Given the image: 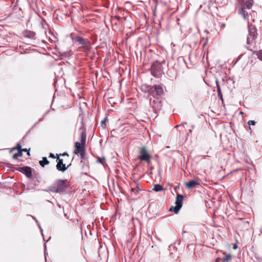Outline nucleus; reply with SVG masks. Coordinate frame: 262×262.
<instances>
[{
    "label": "nucleus",
    "instance_id": "obj_27",
    "mask_svg": "<svg viewBox=\"0 0 262 262\" xmlns=\"http://www.w3.org/2000/svg\"><path fill=\"white\" fill-rule=\"evenodd\" d=\"M131 190L135 192V193H136V192H139V191L141 190L140 189H139V188L138 187V185L136 186V188H131Z\"/></svg>",
    "mask_w": 262,
    "mask_h": 262
},
{
    "label": "nucleus",
    "instance_id": "obj_24",
    "mask_svg": "<svg viewBox=\"0 0 262 262\" xmlns=\"http://www.w3.org/2000/svg\"><path fill=\"white\" fill-rule=\"evenodd\" d=\"M97 162L104 165L105 164V158L104 157H98Z\"/></svg>",
    "mask_w": 262,
    "mask_h": 262
},
{
    "label": "nucleus",
    "instance_id": "obj_25",
    "mask_svg": "<svg viewBox=\"0 0 262 262\" xmlns=\"http://www.w3.org/2000/svg\"><path fill=\"white\" fill-rule=\"evenodd\" d=\"M23 156V152L21 151H18V152L13 155V159H16L18 157H21Z\"/></svg>",
    "mask_w": 262,
    "mask_h": 262
},
{
    "label": "nucleus",
    "instance_id": "obj_19",
    "mask_svg": "<svg viewBox=\"0 0 262 262\" xmlns=\"http://www.w3.org/2000/svg\"><path fill=\"white\" fill-rule=\"evenodd\" d=\"M181 208V207L178 206L176 205L175 207H171L169 210L171 211L174 212L175 213H178L179 212L180 209Z\"/></svg>",
    "mask_w": 262,
    "mask_h": 262
},
{
    "label": "nucleus",
    "instance_id": "obj_8",
    "mask_svg": "<svg viewBox=\"0 0 262 262\" xmlns=\"http://www.w3.org/2000/svg\"><path fill=\"white\" fill-rule=\"evenodd\" d=\"M75 147L74 154L79 155L82 158L84 156L85 145H83L78 142H76L75 143Z\"/></svg>",
    "mask_w": 262,
    "mask_h": 262
},
{
    "label": "nucleus",
    "instance_id": "obj_1",
    "mask_svg": "<svg viewBox=\"0 0 262 262\" xmlns=\"http://www.w3.org/2000/svg\"><path fill=\"white\" fill-rule=\"evenodd\" d=\"M137 159L141 163H146L148 166L151 164L152 156L147 147L143 146L138 148Z\"/></svg>",
    "mask_w": 262,
    "mask_h": 262
},
{
    "label": "nucleus",
    "instance_id": "obj_13",
    "mask_svg": "<svg viewBox=\"0 0 262 262\" xmlns=\"http://www.w3.org/2000/svg\"><path fill=\"white\" fill-rule=\"evenodd\" d=\"M86 133L85 131L83 130L81 134V138H80V143L83 145H85L86 143Z\"/></svg>",
    "mask_w": 262,
    "mask_h": 262
},
{
    "label": "nucleus",
    "instance_id": "obj_7",
    "mask_svg": "<svg viewBox=\"0 0 262 262\" xmlns=\"http://www.w3.org/2000/svg\"><path fill=\"white\" fill-rule=\"evenodd\" d=\"M149 92L154 97L156 95L161 96L164 93L163 88L159 85H156L151 87Z\"/></svg>",
    "mask_w": 262,
    "mask_h": 262
},
{
    "label": "nucleus",
    "instance_id": "obj_11",
    "mask_svg": "<svg viewBox=\"0 0 262 262\" xmlns=\"http://www.w3.org/2000/svg\"><path fill=\"white\" fill-rule=\"evenodd\" d=\"M200 183L198 181H188L186 182L185 185L188 188H192L197 185H199Z\"/></svg>",
    "mask_w": 262,
    "mask_h": 262
},
{
    "label": "nucleus",
    "instance_id": "obj_18",
    "mask_svg": "<svg viewBox=\"0 0 262 262\" xmlns=\"http://www.w3.org/2000/svg\"><path fill=\"white\" fill-rule=\"evenodd\" d=\"M216 84L218 95L220 96L221 99L223 100V95L221 92V89L220 86L219 84V82L217 80L216 81Z\"/></svg>",
    "mask_w": 262,
    "mask_h": 262
},
{
    "label": "nucleus",
    "instance_id": "obj_16",
    "mask_svg": "<svg viewBox=\"0 0 262 262\" xmlns=\"http://www.w3.org/2000/svg\"><path fill=\"white\" fill-rule=\"evenodd\" d=\"M245 5L246 6V8L248 9H250L252 8L253 4V0H247L246 1H244Z\"/></svg>",
    "mask_w": 262,
    "mask_h": 262
},
{
    "label": "nucleus",
    "instance_id": "obj_21",
    "mask_svg": "<svg viewBox=\"0 0 262 262\" xmlns=\"http://www.w3.org/2000/svg\"><path fill=\"white\" fill-rule=\"evenodd\" d=\"M253 54H256L257 58L262 61V50H260L258 51H253Z\"/></svg>",
    "mask_w": 262,
    "mask_h": 262
},
{
    "label": "nucleus",
    "instance_id": "obj_32",
    "mask_svg": "<svg viewBox=\"0 0 262 262\" xmlns=\"http://www.w3.org/2000/svg\"><path fill=\"white\" fill-rule=\"evenodd\" d=\"M237 246L236 244H234L233 245V248L234 249H236L237 248Z\"/></svg>",
    "mask_w": 262,
    "mask_h": 262
},
{
    "label": "nucleus",
    "instance_id": "obj_6",
    "mask_svg": "<svg viewBox=\"0 0 262 262\" xmlns=\"http://www.w3.org/2000/svg\"><path fill=\"white\" fill-rule=\"evenodd\" d=\"M150 104L155 113H157L162 107V102L158 98H154L152 100H150Z\"/></svg>",
    "mask_w": 262,
    "mask_h": 262
},
{
    "label": "nucleus",
    "instance_id": "obj_12",
    "mask_svg": "<svg viewBox=\"0 0 262 262\" xmlns=\"http://www.w3.org/2000/svg\"><path fill=\"white\" fill-rule=\"evenodd\" d=\"M183 196L182 194H178L177 195L176 200V204L182 207L183 204Z\"/></svg>",
    "mask_w": 262,
    "mask_h": 262
},
{
    "label": "nucleus",
    "instance_id": "obj_14",
    "mask_svg": "<svg viewBox=\"0 0 262 262\" xmlns=\"http://www.w3.org/2000/svg\"><path fill=\"white\" fill-rule=\"evenodd\" d=\"M164 190V188L163 186L160 184H155L153 188H152V191H155L156 192L161 191Z\"/></svg>",
    "mask_w": 262,
    "mask_h": 262
},
{
    "label": "nucleus",
    "instance_id": "obj_15",
    "mask_svg": "<svg viewBox=\"0 0 262 262\" xmlns=\"http://www.w3.org/2000/svg\"><path fill=\"white\" fill-rule=\"evenodd\" d=\"M255 90L257 92H262V79H260L256 84Z\"/></svg>",
    "mask_w": 262,
    "mask_h": 262
},
{
    "label": "nucleus",
    "instance_id": "obj_5",
    "mask_svg": "<svg viewBox=\"0 0 262 262\" xmlns=\"http://www.w3.org/2000/svg\"><path fill=\"white\" fill-rule=\"evenodd\" d=\"M65 187L64 181H57L53 186L51 187L50 190L53 192H59L63 191Z\"/></svg>",
    "mask_w": 262,
    "mask_h": 262
},
{
    "label": "nucleus",
    "instance_id": "obj_23",
    "mask_svg": "<svg viewBox=\"0 0 262 262\" xmlns=\"http://www.w3.org/2000/svg\"><path fill=\"white\" fill-rule=\"evenodd\" d=\"M232 259V255L230 254H228L225 255L224 257L223 258V261L224 262H228Z\"/></svg>",
    "mask_w": 262,
    "mask_h": 262
},
{
    "label": "nucleus",
    "instance_id": "obj_31",
    "mask_svg": "<svg viewBox=\"0 0 262 262\" xmlns=\"http://www.w3.org/2000/svg\"><path fill=\"white\" fill-rule=\"evenodd\" d=\"M107 119L106 118H105L103 121H102L101 123L103 124L104 122H105L106 121H107Z\"/></svg>",
    "mask_w": 262,
    "mask_h": 262
},
{
    "label": "nucleus",
    "instance_id": "obj_26",
    "mask_svg": "<svg viewBox=\"0 0 262 262\" xmlns=\"http://www.w3.org/2000/svg\"><path fill=\"white\" fill-rule=\"evenodd\" d=\"M61 156L64 158H63L64 160V163H66L67 160L69 159V155L67 153H64L63 154L61 155Z\"/></svg>",
    "mask_w": 262,
    "mask_h": 262
},
{
    "label": "nucleus",
    "instance_id": "obj_22",
    "mask_svg": "<svg viewBox=\"0 0 262 262\" xmlns=\"http://www.w3.org/2000/svg\"><path fill=\"white\" fill-rule=\"evenodd\" d=\"M14 149H17L18 151H21V152H23V151H28L27 148H21V146L19 143L17 144L16 147L13 148V150Z\"/></svg>",
    "mask_w": 262,
    "mask_h": 262
},
{
    "label": "nucleus",
    "instance_id": "obj_3",
    "mask_svg": "<svg viewBox=\"0 0 262 262\" xmlns=\"http://www.w3.org/2000/svg\"><path fill=\"white\" fill-rule=\"evenodd\" d=\"M73 39L77 41L79 45H81V48L83 51H89L90 50L91 44L88 39L79 36L74 37Z\"/></svg>",
    "mask_w": 262,
    "mask_h": 262
},
{
    "label": "nucleus",
    "instance_id": "obj_4",
    "mask_svg": "<svg viewBox=\"0 0 262 262\" xmlns=\"http://www.w3.org/2000/svg\"><path fill=\"white\" fill-rule=\"evenodd\" d=\"M249 35L247 37V43H255V38L257 37L256 29L253 26H249Z\"/></svg>",
    "mask_w": 262,
    "mask_h": 262
},
{
    "label": "nucleus",
    "instance_id": "obj_28",
    "mask_svg": "<svg viewBox=\"0 0 262 262\" xmlns=\"http://www.w3.org/2000/svg\"><path fill=\"white\" fill-rule=\"evenodd\" d=\"M248 123L249 125H254L255 124L256 122L254 120H249Z\"/></svg>",
    "mask_w": 262,
    "mask_h": 262
},
{
    "label": "nucleus",
    "instance_id": "obj_30",
    "mask_svg": "<svg viewBox=\"0 0 262 262\" xmlns=\"http://www.w3.org/2000/svg\"><path fill=\"white\" fill-rule=\"evenodd\" d=\"M25 152H27V155L28 156H30V149H28V151H25Z\"/></svg>",
    "mask_w": 262,
    "mask_h": 262
},
{
    "label": "nucleus",
    "instance_id": "obj_9",
    "mask_svg": "<svg viewBox=\"0 0 262 262\" xmlns=\"http://www.w3.org/2000/svg\"><path fill=\"white\" fill-rule=\"evenodd\" d=\"M57 162L56 168L59 171H64L67 169L68 166H66V163H64L63 158H57Z\"/></svg>",
    "mask_w": 262,
    "mask_h": 262
},
{
    "label": "nucleus",
    "instance_id": "obj_10",
    "mask_svg": "<svg viewBox=\"0 0 262 262\" xmlns=\"http://www.w3.org/2000/svg\"><path fill=\"white\" fill-rule=\"evenodd\" d=\"M20 171L25 174L28 178H32V169L31 167L24 166L20 168Z\"/></svg>",
    "mask_w": 262,
    "mask_h": 262
},
{
    "label": "nucleus",
    "instance_id": "obj_17",
    "mask_svg": "<svg viewBox=\"0 0 262 262\" xmlns=\"http://www.w3.org/2000/svg\"><path fill=\"white\" fill-rule=\"evenodd\" d=\"M39 163L40 166L44 167L46 165H48L49 163V161L46 157H43L42 160L40 161Z\"/></svg>",
    "mask_w": 262,
    "mask_h": 262
},
{
    "label": "nucleus",
    "instance_id": "obj_20",
    "mask_svg": "<svg viewBox=\"0 0 262 262\" xmlns=\"http://www.w3.org/2000/svg\"><path fill=\"white\" fill-rule=\"evenodd\" d=\"M239 13L243 15V16L244 17V18L245 19L246 18V17L248 15V13L245 11V8L243 7H242L240 9Z\"/></svg>",
    "mask_w": 262,
    "mask_h": 262
},
{
    "label": "nucleus",
    "instance_id": "obj_2",
    "mask_svg": "<svg viewBox=\"0 0 262 262\" xmlns=\"http://www.w3.org/2000/svg\"><path fill=\"white\" fill-rule=\"evenodd\" d=\"M151 74L156 78L160 77L163 73L162 67L161 63L156 61L151 67Z\"/></svg>",
    "mask_w": 262,
    "mask_h": 262
},
{
    "label": "nucleus",
    "instance_id": "obj_29",
    "mask_svg": "<svg viewBox=\"0 0 262 262\" xmlns=\"http://www.w3.org/2000/svg\"><path fill=\"white\" fill-rule=\"evenodd\" d=\"M50 157H51L52 158H53V159L55 158V155L53 154H52V153H51L50 154Z\"/></svg>",
    "mask_w": 262,
    "mask_h": 262
}]
</instances>
